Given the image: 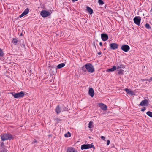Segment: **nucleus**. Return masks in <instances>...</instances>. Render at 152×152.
Listing matches in <instances>:
<instances>
[{
    "instance_id": "1",
    "label": "nucleus",
    "mask_w": 152,
    "mask_h": 152,
    "mask_svg": "<svg viewBox=\"0 0 152 152\" xmlns=\"http://www.w3.org/2000/svg\"><path fill=\"white\" fill-rule=\"evenodd\" d=\"M82 69L85 72L87 71L91 73L94 72L95 71L94 68L92 64L90 63L86 64L82 67Z\"/></svg>"
},
{
    "instance_id": "2",
    "label": "nucleus",
    "mask_w": 152,
    "mask_h": 152,
    "mask_svg": "<svg viewBox=\"0 0 152 152\" xmlns=\"http://www.w3.org/2000/svg\"><path fill=\"white\" fill-rule=\"evenodd\" d=\"M12 138V135L8 133H5L1 136V138L2 140L4 141L9 139H11Z\"/></svg>"
},
{
    "instance_id": "3",
    "label": "nucleus",
    "mask_w": 152,
    "mask_h": 152,
    "mask_svg": "<svg viewBox=\"0 0 152 152\" xmlns=\"http://www.w3.org/2000/svg\"><path fill=\"white\" fill-rule=\"evenodd\" d=\"M11 94L15 98L23 97L25 95L24 92L23 91H21L18 93L12 92Z\"/></svg>"
},
{
    "instance_id": "4",
    "label": "nucleus",
    "mask_w": 152,
    "mask_h": 152,
    "mask_svg": "<svg viewBox=\"0 0 152 152\" xmlns=\"http://www.w3.org/2000/svg\"><path fill=\"white\" fill-rule=\"evenodd\" d=\"M91 148H93L94 149H95V147L93 145L87 144L82 145L81 146V149L82 150L86 149Z\"/></svg>"
},
{
    "instance_id": "5",
    "label": "nucleus",
    "mask_w": 152,
    "mask_h": 152,
    "mask_svg": "<svg viewBox=\"0 0 152 152\" xmlns=\"http://www.w3.org/2000/svg\"><path fill=\"white\" fill-rule=\"evenodd\" d=\"M51 13L50 12L45 10H42L40 13L41 15L43 17H46L50 15Z\"/></svg>"
},
{
    "instance_id": "6",
    "label": "nucleus",
    "mask_w": 152,
    "mask_h": 152,
    "mask_svg": "<svg viewBox=\"0 0 152 152\" xmlns=\"http://www.w3.org/2000/svg\"><path fill=\"white\" fill-rule=\"evenodd\" d=\"M141 20V18L139 16H136L133 19L134 23L138 25H139Z\"/></svg>"
},
{
    "instance_id": "7",
    "label": "nucleus",
    "mask_w": 152,
    "mask_h": 152,
    "mask_svg": "<svg viewBox=\"0 0 152 152\" xmlns=\"http://www.w3.org/2000/svg\"><path fill=\"white\" fill-rule=\"evenodd\" d=\"M121 49L123 51L125 52H127L129 50L130 47L128 45H123L121 46Z\"/></svg>"
},
{
    "instance_id": "8",
    "label": "nucleus",
    "mask_w": 152,
    "mask_h": 152,
    "mask_svg": "<svg viewBox=\"0 0 152 152\" xmlns=\"http://www.w3.org/2000/svg\"><path fill=\"white\" fill-rule=\"evenodd\" d=\"M110 46L111 49L115 50L118 48V45L115 43H112L110 44Z\"/></svg>"
},
{
    "instance_id": "9",
    "label": "nucleus",
    "mask_w": 152,
    "mask_h": 152,
    "mask_svg": "<svg viewBox=\"0 0 152 152\" xmlns=\"http://www.w3.org/2000/svg\"><path fill=\"white\" fill-rule=\"evenodd\" d=\"M101 37L102 40L103 41H106L108 38V35L106 34L105 33L102 34Z\"/></svg>"
},
{
    "instance_id": "10",
    "label": "nucleus",
    "mask_w": 152,
    "mask_h": 152,
    "mask_svg": "<svg viewBox=\"0 0 152 152\" xmlns=\"http://www.w3.org/2000/svg\"><path fill=\"white\" fill-rule=\"evenodd\" d=\"M148 103V100L145 99L142 101L140 105L141 106H144L147 105Z\"/></svg>"
},
{
    "instance_id": "11",
    "label": "nucleus",
    "mask_w": 152,
    "mask_h": 152,
    "mask_svg": "<svg viewBox=\"0 0 152 152\" xmlns=\"http://www.w3.org/2000/svg\"><path fill=\"white\" fill-rule=\"evenodd\" d=\"M124 90L126 92V93L129 95H135L134 92L131 91L130 89L128 88H126L124 89Z\"/></svg>"
},
{
    "instance_id": "12",
    "label": "nucleus",
    "mask_w": 152,
    "mask_h": 152,
    "mask_svg": "<svg viewBox=\"0 0 152 152\" xmlns=\"http://www.w3.org/2000/svg\"><path fill=\"white\" fill-rule=\"evenodd\" d=\"M99 106L104 111L107 110V107L105 104L102 103H100L99 104Z\"/></svg>"
},
{
    "instance_id": "13",
    "label": "nucleus",
    "mask_w": 152,
    "mask_h": 152,
    "mask_svg": "<svg viewBox=\"0 0 152 152\" xmlns=\"http://www.w3.org/2000/svg\"><path fill=\"white\" fill-rule=\"evenodd\" d=\"M65 110H61V109L60 107H59V105H58L56 107L55 110V111L57 113V114H58L59 113H60L61 111H63Z\"/></svg>"
},
{
    "instance_id": "14",
    "label": "nucleus",
    "mask_w": 152,
    "mask_h": 152,
    "mask_svg": "<svg viewBox=\"0 0 152 152\" xmlns=\"http://www.w3.org/2000/svg\"><path fill=\"white\" fill-rule=\"evenodd\" d=\"M115 66L116 69H117L123 68V65L122 64L121 62L119 61L117 62Z\"/></svg>"
},
{
    "instance_id": "15",
    "label": "nucleus",
    "mask_w": 152,
    "mask_h": 152,
    "mask_svg": "<svg viewBox=\"0 0 152 152\" xmlns=\"http://www.w3.org/2000/svg\"><path fill=\"white\" fill-rule=\"evenodd\" d=\"M88 93L89 95L91 97L94 96V93L93 89L92 88H90L89 89Z\"/></svg>"
},
{
    "instance_id": "16",
    "label": "nucleus",
    "mask_w": 152,
    "mask_h": 152,
    "mask_svg": "<svg viewBox=\"0 0 152 152\" xmlns=\"http://www.w3.org/2000/svg\"><path fill=\"white\" fill-rule=\"evenodd\" d=\"M67 152H78L73 148H68L67 149Z\"/></svg>"
},
{
    "instance_id": "17",
    "label": "nucleus",
    "mask_w": 152,
    "mask_h": 152,
    "mask_svg": "<svg viewBox=\"0 0 152 152\" xmlns=\"http://www.w3.org/2000/svg\"><path fill=\"white\" fill-rule=\"evenodd\" d=\"M86 10L90 14H92L93 13L92 9L90 7L87 6L86 7Z\"/></svg>"
},
{
    "instance_id": "18",
    "label": "nucleus",
    "mask_w": 152,
    "mask_h": 152,
    "mask_svg": "<svg viewBox=\"0 0 152 152\" xmlns=\"http://www.w3.org/2000/svg\"><path fill=\"white\" fill-rule=\"evenodd\" d=\"M116 69H117L116 68V66H113V67L112 68H111L110 69L107 70V71L108 72H113V71H114V70H115Z\"/></svg>"
},
{
    "instance_id": "19",
    "label": "nucleus",
    "mask_w": 152,
    "mask_h": 152,
    "mask_svg": "<svg viewBox=\"0 0 152 152\" xmlns=\"http://www.w3.org/2000/svg\"><path fill=\"white\" fill-rule=\"evenodd\" d=\"M65 66V64L64 63H62L59 64L57 66L58 69H61Z\"/></svg>"
},
{
    "instance_id": "20",
    "label": "nucleus",
    "mask_w": 152,
    "mask_h": 152,
    "mask_svg": "<svg viewBox=\"0 0 152 152\" xmlns=\"http://www.w3.org/2000/svg\"><path fill=\"white\" fill-rule=\"evenodd\" d=\"M29 12V9L28 8H27L23 12L25 15L28 14Z\"/></svg>"
},
{
    "instance_id": "21",
    "label": "nucleus",
    "mask_w": 152,
    "mask_h": 152,
    "mask_svg": "<svg viewBox=\"0 0 152 152\" xmlns=\"http://www.w3.org/2000/svg\"><path fill=\"white\" fill-rule=\"evenodd\" d=\"M145 27L148 29H151V27L150 26V25L148 23H146L145 25Z\"/></svg>"
},
{
    "instance_id": "22",
    "label": "nucleus",
    "mask_w": 152,
    "mask_h": 152,
    "mask_svg": "<svg viewBox=\"0 0 152 152\" xmlns=\"http://www.w3.org/2000/svg\"><path fill=\"white\" fill-rule=\"evenodd\" d=\"M12 42L15 45H16L17 43L18 42V40L17 39L15 38H13L12 41Z\"/></svg>"
},
{
    "instance_id": "23",
    "label": "nucleus",
    "mask_w": 152,
    "mask_h": 152,
    "mask_svg": "<svg viewBox=\"0 0 152 152\" xmlns=\"http://www.w3.org/2000/svg\"><path fill=\"white\" fill-rule=\"evenodd\" d=\"M146 114L149 117H152V112L148 111L146 113Z\"/></svg>"
},
{
    "instance_id": "24",
    "label": "nucleus",
    "mask_w": 152,
    "mask_h": 152,
    "mask_svg": "<svg viewBox=\"0 0 152 152\" xmlns=\"http://www.w3.org/2000/svg\"><path fill=\"white\" fill-rule=\"evenodd\" d=\"M64 136L65 137H69L71 136V134L70 132H68L67 133L65 134H64Z\"/></svg>"
},
{
    "instance_id": "25",
    "label": "nucleus",
    "mask_w": 152,
    "mask_h": 152,
    "mask_svg": "<svg viewBox=\"0 0 152 152\" xmlns=\"http://www.w3.org/2000/svg\"><path fill=\"white\" fill-rule=\"evenodd\" d=\"M98 2L99 4L100 5H102L104 4V2L102 0H99Z\"/></svg>"
},
{
    "instance_id": "26",
    "label": "nucleus",
    "mask_w": 152,
    "mask_h": 152,
    "mask_svg": "<svg viewBox=\"0 0 152 152\" xmlns=\"http://www.w3.org/2000/svg\"><path fill=\"white\" fill-rule=\"evenodd\" d=\"M4 53L1 49H0V57H2L4 56Z\"/></svg>"
},
{
    "instance_id": "27",
    "label": "nucleus",
    "mask_w": 152,
    "mask_h": 152,
    "mask_svg": "<svg viewBox=\"0 0 152 152\" xmlns=\"http://www.w3.org/2000/svg\"><path fill=\"white\" fill-rule=\"evenodd\" d=\"M93 124V122L92 121H90L88 124V127L89 128H91L92 127V125Z\"/></svg>"
},
{
    "instance_id": "28",
    "label": "nucleus",
    "mask_w": 152,
    "mask_h": 152,
    "mask_svg": "<svg viewBox=\"0 0 152 152\" xmlns=\"http://www.w3.org/2000/svg\"><path fill=\"white\" fill-rule=\"evenodd\" d=\"M145 80L148 81L149 82H150L151 81H152V77H151L149 79H146Z\"/></svg>"
},
{
    "instance_id": "29",
    "label": "nucleus",
    "mask_w": 152,
    "mask_h": 152,
    "mask_svg": "<svg viewBox=\"0 0 152 152\" xmlns=\"http://www.w3.org/2000/svg\"><path fill=\"white\" fill-rule=\"evenodd\" d=\"M145 109H146L145 107H143L141 109V111L143 112L145 110Z\"/></svg>"
},
{
    "instance_id": "30",
    "label": "nucleus",
    "mask_w": 152,
    "mask_h": 152,
    "mask_svg": "<svg viewBox=\"0 0 152 152\" xmlns=\"http://www.w3.org/2000/svg\"><path fill=\"white\" fill-rule=\"evenodd\" d=\"M110 143V140H107V145H108Z\"/></svg>"
},
{
    "instance_id": "31",
    "label": "nucleus",
    "mask_w": 152,
    "mask_h": 152,
    "mask_svg": "<svg viewBox=\"0 0 152 152\" xmlns=\"http://www.w3.org/2000/svg\"><path fill=\"white\" fill-rule=\"evenodd\" d=\"M25 15L24 14V13H22V14L19 16V17L20 18H21V17H23V16Z\"/></svg>"
},
{
    "instance_id": "32",
    "label": "nucleus",
    "mask_w": 152,
    "mask_h": 152,
    "mask_svg": "<svg viewBox=\"0 0 152 152\" xmlns=\"http://www.w3.org/2000/svg\"><path fill=\"white\" fill-rule=\"evenodd\" d=\"M101 139H102L103 140H105V137L103 136H101Z\"/></svg>"
},
{
    "instance_id": "33",
    "label": "nucleus",
    "mask_w": 152,
    "mask_h": 152,
    "mask_svg": "<svg viewBox=\"0 0 152 152\" xmlns=\"http://www.w3.org/2000/svg\"><path fill=\"white\" fill-rule=\"evenodd\" d=\"M55 120L57 121H61V120L59 118H55Z\"/></svg>"
},
{
    "instance_id": "34",
    "label": "nucleus",
    "mask_w": 152,
    "mask_h": 152,
    "mask_svg": "<svg viewBox=\"0 0 152 152\" xmlns=\"http://www.w3.org/2000/svg\"><path fill=\"white\" fill-rule=\"evenodd\" d=\"M37 140H34L32 142V144L34 143H35L37 142Z\"/></svg>"
},
{
    "instance_id": "35",
    "label": "nucleus",
    "mask_w": 152,
    "mask_h": 152,
    "mask_svg": "<svg viewBox=\"0 0 152 152\" xmlns=\"http://www.w3.org/2000/svg\"><path fill=\"white\" fill-rule=\"evenodd\" d=\"M101 53H102L101 52H99L98 53V54L99 55H101Z\"/></svg>"
},
{
    "instance_id": "36",
    "label": "nucleus",
    "mask_w": 152,
    "mask_h": 152,
    "mask_svg": "<svg viewBox=\"0 0 152 152\" xmlns=\"http://www.w3.org/2000/svg\"><path fill=\"white\" fill-rule=\"evenodd\" d=\"M99 45H100V46H102V43L101 42H100L99 43Z\"/></svg>"
},
{
    "instance_id": "37",
    "label": "nucleus",
    "mask_w": 152,
    "mask_h": 152,
    "mask_svg": "<svg viewBox=\"0 0 152 152\" xmlns=\"http://www.w3.org/2000/svg\"><path fill=\"white\" fill-rule=\"evenodd\" d=\"M72 0L73 2H75L76 1H78V0Z\"/></svg>"
}]
</instances>
